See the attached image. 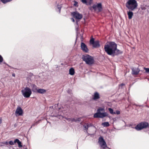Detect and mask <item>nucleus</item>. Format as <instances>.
<instances>
[{
  "instance_id": "obj_27",
  "label": "nucleus",
  "mask_w": 149,
  "mask_h": 149,
  "mask_svg": "<svg viewBox=\"0 0 149 149\" xmlns=\"http://www.w3.org/2000/svg\"><path fill=\"white\" fill-rule=\"evenodd\" d=\"M144 69L146 70V72L149 73V68H144Z\"/></svg>"
},
{
  "instance_id": "obj_13",
  "label": "nucleus",
  "mask_w": 149,
  "mask_h": 149,
  "mask_svg": "<svg viewBox=\"0 0 149 149\" xmlns=\"http://www.w3.org/2000/svg\"><path fill=\"white\" fill-rule=\"evenodd\" d=\"M140 71L138 68H133L132 69V73L133 75L137 74Z\"/></svg>"
},
{
  "instance_id": "obj_24",
  "label": "nucleus",
  "mask_w": 149,
  "mask_h": 149,
  "mask_svg": "<svg viewBox=\"0 0 149 149\" xmlns=\"http://www.w3.org/2000/svg\"><path fill=\"white\" fill-rule=\"evenodd\" d=\"M74 4L73 5L74 6L77 7L78 6V2L75 1H74Z\"/></svg>"
},
{
  "instance_id": "obj_41",
  "label": "nucleus",
  "mask_w": 149,
  "mask_h": 149,
  "mask_svg": "<svg viewBox=\"0 0 149 149\" xmlns=\"http://www.w3.org/2000/svg\"><path fill=\"white\" fill-rule=\"evenodd\" d=\"M55 117H57V116H55Z\"/></svg>"
},
{
  "instance_id": "obj_10",
  "label": "nucleus",
  "mask_w": 149,
  "mask_h": 149,
  "mask_svg": "<svg viewBox=\"0 0 149 149\" xmlns=\"http://www.w3.org/2000/svg\"><path fill=\"white\" fill-rule=\"evenodd\" d=\"M23 113V110L20 107H18L15 112V115L16 116H21L22 115Z\"/></svg>"
},
{
  "instance_id": "obj_11",
  "label": "nucleus",
  "mask_w": 149,
  "mask_h": 149,
  "mask_svg": "<svg viewBox=\"0 0 149 149\" xmlns=\"http://www.w3.org/2000/svg\"><path fill=\"white\" fill-rule=\"evenodd\" d=\"M72 15L76 19H80L82 18V15L77 12H74L72 13Z\"/></svg>"
},
{
  "instance_id": "obj_36",
  "label": "nucleus",
  "mask_w": 149,
  "mask_h": 149,
  "mask_svg": "<svg viewBox=\"0 0 149 149\" xmlns=\"http://www.w3.org/2000/svg\"><path fill=\"white\" fill-rule=\"evenodd\" d=\"M4 142H0V144H4Z\"/></svg>"
},
{
  "instance_id": "obj_4",
  "label": "nucleus",
  "mask_w": 149,
  "mask_h": 149,
  "mask_svg": "<svg viewBox=\"0 0 149 149\" xmlns=\"http://www.w3.org/2000/svg\"><path fill=\"white\" fill-rule=\"evenodd\" d=\"M32 93L31 89L27 87L23 88L21 90L22 95L25 98L29 97L32 94Z\"/></svg>"
},
{
  "instance_id": "obj_35",
  "label": "nucleus",
  "mask_w": 149,
  "mask_h": 149,
  "mask_svg": "<svg viewBox=\"0 0 149 149\" xmlns=\"http://www.w3.org/2000/svg\"><path fill=\"white\" fill-rule=\"evenodd\" d=\"M2 123V120L1 118H0V124L1 123Z\"/></svg>"
},
{
  "instance_id": "obj_18",
  "label": "nucleus",
  "mask_w": 149,
  "mask_h": 149,
  "mask_svg": "<svg viewBox=\"0 0 149 149\" xmlns=\"http://www.w3.org/2000/svg\"><path fill=\"white\" fill-rule=\"evenodd\" d=\"M46 91L45 90L43 89H38L37 92L38 93L43 94L46 92Z\"/></svg>"
},
{
  "instance_id": "obj_38",
  "label": "nucleus",
  "mask_w": 149,
  "mask_h": 149,
  "mask_svg": "<svg viewBox=\"0 0 149 149\" xmlns=\"http://www.w3.org/2000/svg\"><path fill=\"white\" fill-rule=\"evenodd\" d=\"M61 114V113H59L58 114V116H60Z\"/></svg>"
},
{
  "instance_id": "obj_22",
  "label": "nucleus",
  "mask_w": 149,
  "mask_h": 149,
  "mask_svg": "<svg viewBox=\"0 0 149 149\" xmlns=\"http://www.w3.org/2000/svg\"><path fill=\"white\" fill-rule=\"evenodd\" d=\"M108 110L111 114H116V112H114L113 110L111 108H109L108 109Z\"/></svg>"
},
{
  "instance_id": "obj_29",
  "label": "nucleus",
  "mask_w": 149,
  "mask_h": 149,
  "mask_svg": "<svg viewBox=\"0 0 149 149\" xmlns=\"http://www.w3.org/2000/svg\"><path fill=\"white\" fill-rule=\"evenodd\" d=\"M61 7L60 6H58V8L59 10V13H60V12H61Z\"/></svg>"
},
{
  "instance_id": "obj_26",
  "label": "nucleus",
  "mask_w": 149,
  "mask_h": 149,
  "mask_svg": "<svg viewBox=\"0 0 149 149\" xmlns=\"http://www.w3.org/2000/svg\"><path fill=\"white\" fill-rule=\"evenodd\" d=\"M14 143H14V142H13L12 141H10L9 142V144L10 145H14Z\"/></svg>"
},
{
  "instance_id": "obj_25",
  "label": "nucleus",
  "mask_w": 149,
  "mask_h": 149,
  "mask_svg": "<svg viewBox=\"0 0 149 149\" xmlns=\"http://www.w3.org/2000/svg\"><path fill=\"white\" fill-rule=\"evenodd\" d=\"M83 127L84 128V130H87L88 128L87 126V125L86 123L84 125Z\"/></svg>"
},
{
  "instance_id": "obj_19",
  "label": "nucleus",
  "mask_w": 149,
  "mask_h": 149,
  "mask_svg": "<svg viewBox=\"0 0 149 149\" xmlns=\"http://www.w3.org/2000/svg\"><path fill=\"white\" fill-rule=\"evenodd\" d=\"M69 74L71 75H73L74 74V70L73 68H70L69 70Z\"/></svg>"
},
{
  "instance_id": "obj_20",
  "label": "nucleus",
  "mask_w": 149,
  "mask_h": 149,
  "mask_svg": "<svg viewBox=\"0 0 149 149\" xmlns=\"http://www.w3.org/2000/svg\"><path fill=\"white\" fill-rule=\"evenodd\" d=\"M99 98V94L97 92L95 93L94 94V97L93 99L94 100H96Z\"/></svg>"
},
{
  "instance_id": "obj_17",
  "label": "nucleus",
  "mask_w": 149,
  "mask_h": 149,
  "mask_svg": "<svg viewBox=\"0 0 149 149\" xmlns=\"http://www.w3.org/2000/svg\"><path fill=\"white\" fill-rule=\"evenodd\" d=\"M14 143H17L18 144V147H22V145L21 142L18 139H16L14 141Z\"/></svg>"
},
{
  "instance_id": "obj_2",
  "label": "nucleus",
  "mask_w": 149,
  "mask_h": 149,
  "mask_svg": "<svg viewBox=\"0 0 149 149\" xmlns=\"http://www.w3.org/2000/svg\"><path fill=\"white\" fill-rule=\"evenodd\" d=\"M126 6L129 10L134 11L137 8L138 3L135 0H129L126 3Z\"/></svg>"
},
{
  "instance_id": "obj_15",
  "label": "nucleus",
  "mask_w": 149,
  "mask_h": 149,
  "mask_svg": "<svg viewBox=\"0 0 149 149\" xmlns=\"http://www.w3.org/2000/svg\"><path fill=\"white\" fill-rule=\"evenodd\" d=\"M31 87L32 88V90L34 92L36 93L37 92L38 90V88L37 86L34 84L31 85Z\"/></svg>"
},
{
  "instance_id": "obj_16",
  "label": "nucleus",
  "mask_w": 149,
  "mask_h": 149,
  "mask_svg": "<svg viewBox=\"0 0 149 149\" xmlns=\"http://www.w3.org/2000/svg\"><path fill=\"white\" fill-rule=\"evenodd\" d=\"M81 1L83 3L88 5L91 4L92 0H81Z\"/></svg>"
},
{
  "instance_id": "obj_33",
  "label": "nucleus",
  "mask_w": 149,
  "mask_h": 149,
  "mask_svg": "<svg viewBox=\"0 0 149 149\" xmlns=\"http://www.w3.org/2000/svg\"><path fill=\"white\" fill-rule=\"evenodd\" d=\"M9 143H8L7 141H6L4 142V144L8 145V144Z\"/></svg>"
},
{
  "instance_id": "obj_8",
  "label": "nucleus",
  "mask_w": 149,
  "mask_h": 149,
  "mask_svg": "<svg viewBox=\"0 0 149 149\" xmlns=\"http://www.w3.org/2000/svg\"><path fill=\"white\" fill-rule=\"evenodd\" d=\"M92 7L95 10H97L99 12L101 11L102 9V4L100 3L94 4Z\"/></svg>"
},
{
  "instance_id": "obj_37",
  "label": "nucleus",
  "mask_w": 149,
  "mask_h": 149,
  "mask_svg": "<svg viewBox=\"0 0 149 149\" xmlns=\"http://www.w3.org/2000/svg\"><path fill=\"white\" fill-rule=\"evenodd\" d=\"M3 144H0V146H2L3 145H2Z\"/></svg>"
},
{
  "instance_id": "obj_31",
  "label": "nucleus",
  "mask_w": 149,
  "mask_h": 149,
  "mask_svg": "<svg viewBox=\"0 0 149 149\" xmlns=\"http://www.w3.org/2000/svg\"><path fill=\"white\" fill-rule=\"evenodd\" d=\"M120 113V111L118 110H116V113L117 114H119Z\"/></svg>"
},
{
  "instance_id": "obj_42",
  "label": "nucleus",
  "mask_w": 149,
  "mask_h": 149,
  "mask_svg": "<svg viewBox=\"0 0 149 149\" xmlns=\"http://www.w3.org/2000/svg\"><path fill=\"white\" fill-rule=\"evenodd\" d=\"M25 149H27V148H25Z\"/></svg>"
},
{
  "instance_id": "obj_28",
  "label": "nucleus",
  "mask_w": 149,
  "mask_h": 149,
  "mask_svg": "<svg viewBox=\"0 0 149 149\" xmlns=\"http://www.w3.org/2000/svg\"><path fill=\"white\" fill-rule=\"evenodd\" d=\"M3 61V58L2 56L0 55V63L2 62Z\"/></svg>"
},
{
  "instance_id": "obj_14",
  "label": "nucleus",
  "mask_w": 149,
  "mask_h": 149,
  "mask_svg": "<svg viewBox=\"0 0 149 149\" xmlns=\"http://www.w3.org/2000/svg\"><path fill=\"white\" fill-rule=\"evenodd\" d=\"M128 18L129 19H131L133 16V13L131 10H130L127 12Z\"/></svg>"
},
{
  "instance_id": "obj_1",
  "label": "nucleus",
  "mask_w": 149,
  "mask_h": 149,
  "mask_svg": "<svg viewBox=\"0 0 149 149\" xmlns=\"http://www.w3.org/2000/svg\"><path fill=\"white\" fill-rule=\"evenodd\" d=\"M117 45L114 42H110L105 45L104 49L107 54L110 55L114 56L121 54L122 52L117 49Z\"/></svg>"
},
{
  "instance_id": "obj_32",
  "label": "nucleus",
  "mask_w": 149,
  "mask_h": 149,
  "mask_svg": "<svg viewBox=\"0 0 149 149\" xmlns=\"http://www.w3.org/2000/svg\"><path fill=\"white\" fill-rule=\"evenodd\" d=\"M70 120H70L71 121H75L76 120H75L74 119V118H72V119H70Z\"/></svg>"
},
{
  "instance_id": "obj_40",
  "label": "nucleus",
  "mask_w": 149,
  "mask_h": 149,
  "mask_svg": "<svg viewBox=\"0 0 149 149\" xmlns=\"http://www.w3.org/2000/svg\"><path fill=\"white\" fill-rule=\"evenodd\" d=\"M13 76H15V74H13Z\"/></svg>"
},
{
  "instance_id": "obj_3",
  "label": "nucleus",
  "mask_w": 149,
  "mask_h": 149,
  "mask_svg": "<svg viewBox=\"0 0 149 149\" xmlns=\"http://www.w3.org/2000/svg\"><path fill=\"white\" fill-rule=\"evenodd\" d=\"M104 111V108H99L97 110V112L95 113L94 115V117L95 118H103L108 116V114L106 112L101 113V111Z\"/></svg>"
},
{
  "instance_id": "obj_12",
  "label": "nucleus",
  "mask_w": 149,
  "mask_h": 149,
  "mask_svg": "<svg viewBox=\"0 0 149 149\" xmlns=\"http://www.w3.org/2000/svg\"><path fill=\"white\" fill-rule=\"evenodd\" d=\"M81 46L82 49L84 52H88V49L86 45L84 43L82 42L81 43Z\"/></svg>"
},
{
  "instance_id": "obj_7",
  "label": "nucleus",
  "mask_w": 149,
  "mask_h": 149,
  "mask_svg": "<svg viewBox=\"0 0 149 149\" xmlns=\"http://www.w3.org/2000/svg\"><path fill=\"white\" fill-rule=\"evenodd\" d=\"M98 143L101 147L103 149L107 147L106 143L102 137H100L99 139Z\"/></svg>"
},
{
  "instance_id": "obj_23",
  "label": "nucleus",
  "mask_w": 149,
  "mask_h": 149,
  "mask_svg": "<svg viewBox=\"0 0 149 149\" xmlns=\"http://www.w3.org/2000/svg\"><path fill=\"white\" fill-rule=\"evenodd\" d=\"M1 1L4 3H6L7 2L12 1V0H0Z\"/></svg>"
},
{
  "instance_id": "obj_21",
  "label": "nucleus",
  "mask_w": 149,
  "mask_h": 149,
  "mask_svg": "<svg viewBox=\"0 0 149 149\" xmlns=\"http://www.w3.org/2000/svg\"><path fill=\"white\" fill-rule=\"evenodd\" d=\"M102 125L104 127H107L109 126L110 125L109 122H105L102 123Z\"/></svg>"
},
{
  "instance_id": "obj_39",
  "label": "nucleus",
  "mask_w": 149,
  "mask_h": 149,
  "mask_svg": "<svg viewBox=\"0 0 149 149\" xmlns=\"http://www.w3.org/2000/svg\"><path fill=\"white\" fill-rule=\"evenodd\" d=\"M124 85L125 84H121L122 86H124Z\"/></svg>"
},
{
  "instance_id": "obj_34",
  "label": "nucleus",
  "mask_w": 149,
  "mask_h": 149,
  "mask_svg": "<svg viewBox=\"0 0 149 149\" xmlns=\"http://www.w3.org/2000/svg\"><path fill=\"white\" fill-rule=\"evenodd\" d=\"M71 19L72 20L73 22H74V20L73 18H71Z\"/></svg>"
},
{
  "instance_id": "obj_5",
  "label": "nucleus",
  "mask_w": 149,
  "mask_h": 149,
  "mask_svg": "<svg viewBox=\"0 0 149 149\" xmlns=\"http://www.w3.org/2000/svg\"><path fill=\"white\" fill-rule=\"evenodd\" d=\"M83 60L88 65L93 64L94 62V59L93 58L88 55H86L83 56Z\"/></svg>"
},
{
  "instance_id": "obj_6",
  "label": "nucleus",
  "mask_w": 149,
  "mask_h": 149,
  "mask_svg": "<svg viewBox=\"0 0 149 149\" xmlns=\"http://www.w3.org/2000/svg\"><path fill=\"white\" fill-rule=\"evenodd\" d=\"M148 126V124L146 122L141 123L137 125L135 127L137 130H139L142 129L146 128Z\"/></svg>"
},
{
  "instance_id": "obj_30",
  "label": "nucleus",
  "mask_w": 149,
  "mask_h": 149,
  "mask_svg": "<svg viewBox=\"0 0 149 149\" xmlns=\"http://www.w3.org/2000/svg\"><path fill=\"white\" fill-rule=\"evenodd\" d=\"M86 124L87 125V126H88V127L92 126V124L91 123H87Z\"/></svg>"
},
{
  "instance_id": "obj_9",
  "label": "nucleus",
  "mask_w": 149,
  "mask_h": 149,
  "mask_svg": "<svg viewBox=\"0 0 149 149\" xmlns=\"http://www.w3.org/2000/svg\"><path fill=\"white\" fill-rule=\"evenodd\" d=\"M90 44L93 45L94 47H98L100 46L99 42L98 41H94L93 38L91 39L90 41Z\"/></svg>"
}]
</instances>
